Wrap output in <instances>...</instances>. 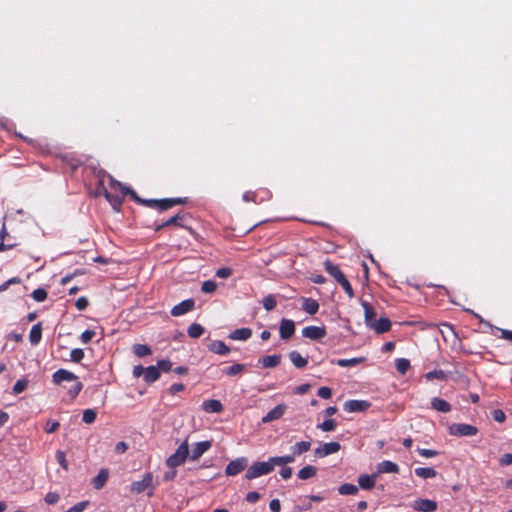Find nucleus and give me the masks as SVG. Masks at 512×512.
Segmentation results:
<instances>
[{
  "label": "nucleus",
  "instance_id": "f257e3e1",
  "mask_svg": "<svg viewBox=\"0 0 512 512\" xmlns=\"http://www.w3.org/2000/svg\"><path fill=\"white\" fill-rule=\"evenodd\" d=\"M110 187L116 191H120V194H113L104 189V196L114 209H119L124 196L127 194H130L137 202L141 201V198H139L132 189L123 186L120 182L114 179H111Z\"/></svg>",
  "mask_w": 512,
  "mask_h": 512
},
{
  "label": "nucleus",
  "instance_id": "f03ea898",
  "mask_svg": "<svg viewBox=\"0 0 512 512\" xmlns=\"http://www.w3.org/2000/svg\"><path fill=\"white\" fill-rule=\"evenodd\" d=\"M274 468L275 465L273 463L272 457H270L267 461L255 462L247 469L245 478L247 480H253L255 478L271 473Z\"/></svg>",
  "mask_w": 512,
  "mask_h": 512
},
{
  "label": "nucleus",
  "instance_id": "7ed1b4c3",
  "mask_svg": "<svg viewBox=\"0 0 512 512\" xmlns=\"http://www.w3.org/2000/svg\"><path fill=\"white\" fill-rule=\"evenodd\" d=\"M187 458H189V445L186 439L178 446L176 451L166 459V465L170 469H175L184 464Z\"/></svg>",
  "mask_w": 512,
  "mask_h": 512
},
{
  "label": "nucleus",
  "instance_id": "20e7f679",
  "mask_svg": "<svg viewBox=\"0 0 512 512\" xmlns=\"http://www.w3.org/2000/svg\"><path fill=\"white\" fill-rule=\"evenodd\" d=\"M147 489H150L148 496H152L155 487L153 485V474L151 472L145 473L141 480L132 482L130 486V491L136 494L143 493Z\"/></svg>",
  "mask_w": 512,
  "mask_h": 512
},
{
  "label": "nucleus",
  "instance_id": "39448f33",
  "mask_svg": "<svg viewBox=\"0 0 512 512\" xmlns=\"http://www.w3.org/2000/svg\"><path fill=\"white\" fill-rule=\"evenodd\" d=\"M140 203H144L149 207L157 208L160 211L168 210L171 207L178 205V204H184L186 203V198H166L161 200H142Z\"/></svg>",
  "mask_w": 512,
  "mask_h": 512
},
{
  "label": "nucleus",
  "instance_id": "423d86ee",
  "mask_svg": "<svg viewBox=\"0 0 512 512\" xmlns=\"http://www.w3.org/2000/svg\"><path fill=\"white\" fill-rule=\"evenodd\" d=\"M448 432L453 436H474L478 433V429L470 424L456 423L449 426Z\"/></svg>",
  "mask_w": 512,
  "mask_h": 512
},
{
  "label": "nucleus",
  "instance_id": "0eeeda50",
  "mask_svg": "<svg viewBox=\"0 0 512 512\" xmlns=\"http://www.w3.org/2000/svg\"><path fill=\"white\" fill-rule=\"evenodd\" d=\"M248 465V459L246 457H238L234 460H231L226 468L225 474L227 476H236L241 473Z\"/></svg>",
  "mask_w": 512,
  "mask_h": 512
},
{
  "label": "nucleus",
  "instance_id": "6e6552de",
  "mask_svg": "<svg viewBox=\"0 0 512 512\" xmlns=\"http://www.w3.org/2000/svg\"><path fill=\"white\" fill-rule=\"evenodd\" d=\"M437 507V502L430 499L418 498L412 503V508L418 512H434Z\"/></svg>",
  "mask_w": 512,
  "mask_h": 512
},
{
  "label": "nucleus",
  "instance_id": "1a4fd4ad",
  "mask_svg": "<svg viewBox=\"0 0 512 512\" xmlns=\"http://www.w3.org/2000/svg\"><path fill=\"white\" fill-rule=\"evenodd\" d=\"M341 449L338 442H329L321 445L314 450V455L317 458H323L331 454L337 453Z\"/></svg>",
  "mask_w": 512,
  "mask_h": 512
},
{
  "label": "nucleus",
  "instance_id": "9d476101",
  "mask_svg": "<svg viewBox=\"0 0 512 512\" xmlns=\"http://www.w3.org/2000/svg\"><path fill=\"white\" fill-rule=\"evenodd\" d=\"M327 331L324 326H307L303 328L302 335L310 340H320L324 338Z\"/></svg>",
  "mask_w": 512,
  "mask_h": 512
},
{
  "label": "nucleus",
  "instance_id": "9b49d317",
  "mask_svg": "<svg viewBox=\"0 0 512 512\" xmlns=\"http://www.w3.org/2000/svg\"><path fill=\"white\" fill-rule=\"evenodd\" d=\"M212 447V441L205 440L197 442L189 453V459L191 461L198 460L204 453H206Z\"/></svg>",
  "mask_w": 512,
  "mask_h": 512
},
{
  "label": "nucleus",
  "instance_id": "f8f14e48",
  "mask_svg": "<svg viewBox=\"0 0 512 512\" xmlns=\"http://www.w3.org/2000/svg\"><path fill=\"white\" fill-rule=\"evenodd\" d=\"M371 404L366 400H348L344 403V410L350 413L364 412Z\"/></svg>",
  "mask_w": 512,
  "mask_h": 512
},
{
  "label": "nucleus",
  "instance_id": "ddd939ff",
  "mask_svg": "<svg viewBox=\"0 0 512 512\" xmlns=\"http://www.w3.org/2000/svg\"><path fill=\"white\" fill-rule=\"evenodd\" d=\"M280 337L283 340L290 339L295 333V323L290 319L283 318L279 327Z\"/></svg>",
  "mask_w": 512,
  "mask_h": 512
},
{
  "label": "nucleus",
  "instance_id": "4468645a",
  "mask_svg": "<svg viewBox=\"0 0 512 512\" xmlns=\"http://www.w3.org/2000/svg\"><path fill=\"white\" fill-rule=\"evenodd\" d=\"M195 302L193 299H186L175 305L171 309V315L174 317L182 316L194 308Z\"/></svg>",
  "mask_w": 512,
  "mask_h": 512
},
{
  "label": "nucleus",
  "instance_id": "2eb2a0df",
  "mask_svg": "<svg viewBox=\"0 0 512 512\" xmlns=\"http://www.w3.org/2000/svg\"><path fill=\"white\" fill-rule=\"evenodd\" d=\"M52 380L55 384L59 385L64 381H76L78 380V376L66 369H59L53 373Z\"/></svg>",
  "mask_w": 512,
  "mask_h": 512
},
{
  "label": "nucleus",
  "instance_id": "dca6fc26",
  "mask_svg": "<svg viewBox=\"0 0 512 512\" xmlns=\"http://www.w3.org/2000/svg\"><path fill=\"white\" fill-rule=\"evenodd\" d=\"M286 411V405L285 404H279L275 406L273 409H271L263 418V423H269L274 420L280 419Z\"/></svg>",
  "mask_w": 512,
  "mask_h": 512
},
{
  "label": "nucleus",
  "instance_id": "f3484780",
  "mask_svg": "<svg viewBox=\"0 0 512 512\" xmlns=\"http://www.w3.org/2000/svg\"><path fill=\"white\" fill-rule=\"evenodd\" d=\"M368 328L373 329L378 334H382L390 330L391 321L386 317H382L378 320H374Z\"/></svg>",
  "mask_w": 512,
  "mask_h": 512
},
{
  "label": "nucleus",
  "instance_id": "a211bd4d",
  "mask_svg": "<svg viewBox=\"0 0 512 512\" xmlns=\"http://www.w3.org/2000/svg\"><path fill=\"white\" fill-rule=\"evenodd\" d=\"M399 466L390 460H384L377 465V476L384 473H398Z\"/></svg>",
  "mask_w": 512,
  "mask_h": 512
},
{
  "label": "nucleus",
  "instance_id": "6ab92c4d",
  "mask_svg": "<svg viewBox=\"0 0 512 512\" xmlns=\"http://www.w3.org/2000/svg\"><path fill=\"white\" fill-rule=\"evenodd\" d=\"M324 267L326 272L332 276L337 282H340L341 279L345 278V275L341 271L338 265L332 263L331 261L327 260L324 262Z\"/></svg>",
  "mask_w": 512,
  "mask_h": 512
},
{
  "label": "nucleus",
  "instance_id": "aec40b11",
  "mask_svg": "<svg viewBox=\"0 0 512 512\" xmlns=\"http://www.w3.org/2000/svg\"><path fill=\"white\" fill-rule=\"evenodd\" d=\"M281 358L280 354L267 355L259 359V364L263 368H275L281 363Z\"/></svg>",
  "mask_w": 512,
  "mask_h": 512
},
{
  "label": "nucleus",
  "instance_id": "412c9836",
  "mask_svg": "<svg viewBox=\"0 0 512 512\" xmlns=\"http://www.w3.org/2000/svg\"><path fill=\"white\" fill-rule=\"evenodd\" d=\"M202 409L207 413H221L223 411V405L219 400L210 399L202 403Z\"/></svg>",
  "mask_w": 512,
  "mask_h": 512
},
{
  "label": "nucleus",
  "instance_id": "4be33fe9",
  "mask_svg": "<svg viewBox=\"0 0 512 512\" xmlns=\"http://www.w3.org/2000/svg\"><path fill=\"white\" fill-rule=\"evenodd\" d=\"M376 479H377V474H372V475L364 474V475H360L358 477L359 487H361L364 490H370V489H372L375 486Z\"/></svg>",
  "mask_w": 512,
  "mask_h": 512
},
{
  "label": "nucleus",
  "instance_id": "5701e85b",
  "mask_svg": "<svg viewBox=\"0 0 512 512\" xmlns=\"http://www.w3.org/2000/svg\"><path fill=\"white\" fill-rule=\"evenodd\" d=\"M208 349L218 355H227L230 352V348L221 340L212 341Z\"/></svg>",
  "mask_w": 512,
  "mask_h": 512
},
{
  "label": "nucleus",
  "instance_id": "b1692460",
  "mask_svg": "<svg viewBox=\"0 0 512 512\" xmlns=\"http://www.w3.org/2000/svg\"><path fill=\"white\" fill-rule=\"evenodd\" d=\"M252 336V330L250 328H239L232 331L229 334L231 340L246 341Z\"/></svg>",
  "mask_w": 512,
  "mask_h": 512
},
{
  "label": "nucleus",
  "instance_id": "393cba45",
  "mask_svg": "<svg viewBox=\"0 0 512 512\" xmlns=\"http://www.w3.org/2000/svg\"><path fill=\"white\" fill-rule=\"evenodd\" d=\"M431 407L442 413H448L451 411V405L446 400L439 397L431 399Z\"/></svg>",
  "mask_w": 512,
  "mask_h": 512
},
{
  "label": "nucleus",
  "instance_id": "a878e982",
  "mask_svg": "<svg viewBox=\"0 0 512 512\" xmlns=\"http://www.w3.org/2000/svg\"><path fill=\"white\" fill-rule=\"evenodd\" d=\"M364 309V321L367 327H369L375 320L376 312L373 307L366 301L361 303Z\"/></svg>",
  "mask_w": 512,
  "mask_h": 512
},
{
  "label": "nucleus",
  "instance_id": "bb28decb",
  "mask_svg": "<svg viewBox=\"0 0 512 512\" xmlns=\"http://www.w3.org/2000/svg\"><path fill=\"white\" fill-rule=\"evenodd\" d=\"M302 309L309 315H314L318 312L319 304L315 299L303 298Z\"/></svg>",
  "mask_w": 512,
  "mask_h": 512
},
{
  "label": "nucleus",
  "instance_id": "cd10ccee",
  "mask_svg": "<svg viewBox=\"0 0 512 512\" xmlns=\"http://www.w3.org/2000/svg\"><path fill=\"white\" fill-rule=\"evenodd\" d=\"M160 378L159 368L155 366H148L145 369L144 381L146 383H153Z\"/></svg>",
  "mask_w": 512,
  "mask_h": 512
},
{
  "label": "nucleus",
  "instance_id": "c85d7f7f",
  "mask_svg": "<svg viewBox=\"0 0 512 512\" xmlns=\"http://www.w3.org/2000/svg\"><path fill=\"white\" fill-rule=\"evenodd\" d=\"M109 473L106 469H101L99 473L93 478L92 484L94 488L101 489L107 482Z\"/></svg>",
  "mask_w": 512,
  "mask_h": 512
},
{
  "label": "nucleus",
  "instance_id": "c756f323",
  "mask_svg": "<svg viewBox=\"0 0 512 512\" xmlns=\"http://www.w3.org/2000/svg\"><path fill=\"white\" fill-rule=\"evenodd\" d=\"M289 359L296 368H304L308 363L307 358L302 357L296 350L289 353Z\"/></svg>",
  "mask_w": 512,
  "mask_h": 512
},
{
  "label": "nucleus",
  "instance_id": "7c9ffc66",
  "mask_svg": "<svg viewBox=\"0 0 512 512\" xmlns=\"http://www.w3.org/2000/svg\"><path fill=\"white\" fill-rule=\"evenodd\" d=\"M415 474L423 479H432L437 476V471L431 467H418L414 470Z\"/></svg>",
  "mask_w": 512,
  "mask_h": 512
},
{
  "label": "nucleus",
  "instance_id": "2f4dec72",
  "mask_svg": "<svg viewBox=\"0 0 512 512\" xmlns=\"http://www.w3.org/2000/svg\"><path fill=\"white\" fill-rule=\"evenodd\" d=\"M42 337V327L40 323L32 326L29 334V340L32 345H37Z\"/></svg>",
  "mask_w": 512,
  "mask_h": 512
},
{
  "label": "nucleus",
  "instance_id": "473e14b6",
  "mask_svg": "<svg viewBox=\"0 0 512 512\" xmlns=\"http://www.w3.org/2000/svg\"><path fill=\"white\" fill-rule=\"evenodd\" d=\"M317 474V468L311 465H307L300 469L297 476L301 480H307L314 477Z\"/></svg>",
  "mask_w": 512,
  "mask_h": 512
},
{
  "label": "nucleus",
  "instance_id": "72a5a7b5",
  "mask_svg": "<svg viewBox=\"0 0 512 512\" xmlns=\"http://www.w3.org/2000/svg\"><path fill=\"white\" fill-rule=\"evenodd\" d=\"M311 448V442L310 441H301L297 442L291 447V451L294 455L299 456L307 451H309Z\"/></svg>",
  "mask_w": 512,
  "mask_h": 512
},
{
  "label": "nucleus",
  "instance_id": "f704fd0d",
  "mask_svg": "<svg viewBox=\"0 0 512 512\" xmlns=\"http://www.w3.org/2000/svg\"><path fill=\"white\" fill-rule=\"evenodd\" d=\"M133 353L139 357H145L152 354V350L148 345L145 344H135L133 346Z\"/></svg>",
  "mask_w": 512,
  "mask_h": 512
},
{
  "label": "nucleus",
  "instance_id": "c9c22d12",
  "mask_svg": "<svg viewBox=\"0 0 512 512\" xmlns=\"http://www.w3.org/2000/svg\"><path fill=\"white\" fill-rule=\"evenodd\" d=\"M295 456L296 455L292 453L290 455L272 457V460L275 466H284L288 463L294 462Z\"/></svg>",
  "mask_w": 512,
  "mask_h": 512
},
{
  "label": "nucleus",
  "instance_id": "e433bc0d",
  "mask_svg": "<svg viewBox=\"0 0 512 512\" xmlns=\"http://www.w3.org/2000/svg\"><path fill=\"white\" fill-rule=\"evenodd\" d=\"M187 333H188L189 337H191V338H199L200 336L203 335L204 328L198 323H192L188 327Z\"/></svg>",
  "mask_w": 512,
  "mask_h": 512
},
{
  "label": "nucleus",
  "instance_id": "4c0bfd02",
  "mask_svg": "<svg viewBox=\"0 0 512 512\" xmlns=\"http://www.w3.org/2000/svg\"><path fill=\"white\" fill-rule=\"evenodd\" d=\"M358 487L354 484L345 483L339 486L338 492L341 495H355L358 492Z\"/></svg>",
  "mask_w": 512,
  "mask_h": 512
},
{
  "label": "nucleus",
  "instance_id": "58836bf2",
  "mask_svg": "<svg viewBox=\"0 0 512 512\" xmlns=\"http://www.w3.org/2000/svg\"><path fill=\"white\" fill-rule=\"evenodd\" d=\"M365 360L363 357L359 358H350V359H339L337 360V365L340 367H353Z\"/></svg>",
  "mask_w": 512,
  "mask_h": 512
},
{
  "label": "nucleus",
  "instance_id": "ea45409f",
  "mask_svg": "<svg viewBox=\"0 0 512 512\" xmlns=\"http://www.w3.org/2000/svg\"><path fill=\"white\" fill-rule=\"evenodd\" d=\"M424 377L426 378V380L428 381H431V380H434V379H438V380H446L447 379V374L445 371L443 370H433V371H430V372H427Z\"/></svg>",
  "mask_w": 512,
  "mask_h": 512
},
{
  "label": "nucleus",
  "instance_id": "a19ab883",
  "mask_svg": "<svg viewBox=\"0 0 512 512\" xmlns=\"http://www.w3.org/2000/svg\"><path fill=\"white\" fill-rule=\"evenodd\" d=\"M410 368V361L406 358H398L396 360V369L397 371L404 375Z\"/></svg>",
  "mask_w": 512,
  "mask_h": 512
},
{
  "label": "nucleus",
  "instance_id": "79ce46f5",
  "mask_svg": "<svg viewBox=\"0 0 512 512\" xmlns=\"http://www.w3.org/2000/svg\"><path fill=\"white\" fill-rule=\"evenodd\" d=\"M244 369V364H234L230 367L225 368L223 372L228 376H235L237 374H240Z\"/></svg>",
  "mask_w": 512,
  "mask_h": 512
},
{
  "label": "nucleus",
  "instance_id": "37998d69",
  "mask_svg": "<svg viewBox=\"0 0 512 512\" xmlns=\"http://www.w3.org/2000/svg\"><path fill=\"white\" fill-rule=\"evenodd\" d=\"M263 307L267 311H271L276 307V300L275 297L271 294L265 296L262 300Z\"/></svg>",
  "mask_w": 512,
  "mask_h": 512
},
{
  "label": "nucleus",
  "instance_id": "c03bdc74",
  "mask_svg": "<svg viewBox=\"0 0 512 512\" xmlns=\"http://www.w3.org/2000/svg\"><path fill=\"white\" fill-rule=\"evenodd\" d=\"M85 353L81 348L71 350L70 359L75 363H80L84 359Z\"/></svg>",
  "mask_w": 512,
  "mask_h": 512
},
{
  "label": "nucleus",
  "instance_id": "a18cd8bd",
  "mask_svg": "<svg viewBox=\"0 0 512 512\" xmlns=\"http://www.w3.org/2000/svg\"><path fill=\"white\" fill-rule=\"evenodd\" d=\"M217 288V284L213 280H206L202 283L201 291L207 294H211L215 292Z\"/></svg>",
  "mask_w": 512,
  "mask_h": 512
},
{
  "label": "nucleus",
  "instance_id": "49530a36",
  "mask_svg": "<svg viewBox=\"0 0 512 512\" xmlns=\"http://www.w3.org/2000/svg\"><path fill=\"white\" fill-rule=\"evenodd\" d=\"M97 413L93 409H86L83 411L82 420L87 424H91L95 421Z\"/></svg>",
  "mask_w": 512,
  "mask_h": 512
},
{
  "label": "nucleus",
  "instance_id": "de8ad7c7",
  "mask_svg": "<svg viewBox=\"0 0 512 512\" xmlns=\"http://www.w3.org/2000/svg\"><path fill=\"white\" fill-rule=\"evenodd\" d=\"M28 386V381L25 378L19 379L13 386V393L20 394L22 393Z\"/></svg>",
  "mask_w": 512,
  "mask_h": 512
},
{
  "label": "nucleus",
  "instance_id": "09e8293b",
  "mask_svg": "<svg viewBox=\"0 0 512 512\" xmlns=\"http://www.w3.org/2000/svg\"><path fill=\"white\" fill-rule=\"evenodd\" d=\"M55 458L58 462V464L64 469V470H68V461L66 459V454L65 452L61 451V450H58L55 454Z\"/></svg>",
  "mask_w": 512,
  "mask_h": 512
},
{
  "label": "nucleus",
  "instance_id": "8fccbe9b",
  "mask_svg": "<svg viewBox=\"0 0 512 512\" xmlns=\"http://www.w3.org/2000/svg\"><path fill=\"white\" fill-rule=\"evenodd\" d=\"M318 427L324 432H330L336 428V422L333 419H328L319 424Z\"/></svg>",
  "mask_w": 512,
  "mask_h": 512
},
{
  "label": "nucleus",
  "instance_id": "3c124183",
  "mask_svg": "<svg viewBox=\"0 0 512 512\" xmlns=\"http://www.w3.org/2000/svg\"><path fill=\"white\" fill-rule=\"evenodd\" d=\"M338 283L344 289L345 293L348 295L349 298H353L354 297V290H353L350 282L347 280L346 277L341 279V281L338 282Z\"/></svg>",
  "mask_w": 512,
  "mask_h": 512
},
{
  "label": "nucleus",
  "instance_id": "603ef678",
  "mask_svg": "<svg viewBox=\"0 0 512 512\" xmlns=\"http://www.w3.org/2000/svg\"><path fill=\"white\" fill-rule=\"evenodd\" d=\"M32 298L37 302H43L47 298V292L43 288H38L32 292Z\"/></svg>",
  "mask_w": 512,
  "mask_h": 512
},
{
  "label": "nucleus",
  "instance_id": "864d4df0",
  "mask_svg": "<svg viewBox=\"0 0 512 512\" xmlns=\"http://www.w3.org/2000/svg\"><path fill=\"white\" fill-rule=\"evenodd\" d=\"M74 385L68 390V394L71 398H75L82 390L83 384L79 381H74Z\"/></svg>",
  "mask_w": 512,
  "mask_h": 512
},
{
  "label": "nucleus",
  "instance_id": "5fc2aeb1",
  "mask_svg": "<svg viewBox=\"0 0 512 512\" xmlns=\"http://www.w3.org/2000/svg\"><path fill=\"white\" fill-rule=\"evenodd\" d=\"M88 504H89L88 501L78 502L77 504L73 505L65 512H83L86 509V507L88 506Z\"/></svg>",
  "mask_w": 512,
  "mask_h": 512
},
{
  "label": "nucleus",
  "instance_id": "6e6d98bb",
  "mask_svg": "<svg viewBox=\"0 0 512 512\" xmlns=\"http://www.w3.org/2000/svg\"><path fill=\"white\" fill-rule=\"evenodd\" d=\"M156 367L159 368V372H169L172 369V363L169 360H159Z\"/></svg>",
  "mask_w": 512,
  "mask_h": 512
},
{
  "label": "nucleus",
  "instance_id": "4d7b16f0",
  "mask_svg": "<svg viewBox=\"0 0 512 512\" xmlns=\"http://www.w3.org/2000/svg\"><path fill=\"white\" fill-rule=\"evenodd\" d=\"M60 499V496L56 492H48L45 496V502L49 505L56 504Z\"/></svg>",
  "mask_w": 512,
  "mask_h": 512
},
{
  "label": "nucleus",
  "instance_id": "13d9d810",
  "mask_svg": "<svg viewBox=\"0 0 512 512\" xmlns=\"http://www.w3.org/2000/svg\"><path fill=\"white\" fill-rule=\"evenodd\" d=\"M417 451L419 455L425 458H432L438 455V452L433 449L418 448Z\"/></svg>",
  "mask_w": 512,
  "mask_h": 512
},
{
  "label": "nucleus",
  "instance_id": "bf43d9fd",
  "mask_svg": "<svg viewBox=\"0 0 512 512\" xmlns=\"http://www.w3.org/2000/svg\"><path fill=\"white\" fill-rule=\"evenodd\" d=\"M492 417L498 423H503L506 419V415H505L504 411L501 409H495L492 412Z\"/></svg>",
  "mask_w": 512,
  "mask_h": 512
},
{
  "label": "nucleus",
  "instance_id": "052dcab7",
  "mask_svg": "<svg viewBox=\"0 0 512 512\" xmlns=\"http://www.w3.org/2000/svg\"><path fill=\"white\" fill-rule=\"evenodd\" d=\"M181 219L179 215H175L173 217H170L168 220L163 222L161 225H159L156 230L162 229L164 227L170 226V225H176L178 223V220Z\"/></svg>",
  "mask_w": 512,
  "mask_h": 512
},
{
  "label": "nucleus",
  "instance_id": "680f3d73",
  "mask_svg": "<svg viewBox=\"0 0 512 512\" xmlns=\"http://www.w3.org/2000/svg\"><path fill=\"white\" fill-rule=\"evenodd\" d=\"M95 336V331L93 330H85L81 336L80 340L82 343L86 344L92 340V338Z\"/></svg>",
  "mask_w": 512,
  "mask_h": 512
},
{
  "label": "nucleus",
  "instance_id": "e2e57ef3",
  "mask_svg": "<svg viewBox=\"0 0 512 512\" xmlns=\"http://www.w3.org/2000/svg\"><path fill=\"white\" fill-rule=\"evenodd\" d=\"M317 394L323 399H330L332 396V390L329 387L323 386L318 389Z\"/></svg>",
  "mask_w": 512,
  "mask_h": 512
},
{
  "label": "nucleus",
  "instance_id": "0e129e2a",
  "mask_svg": "<svg viewBox=\"0 0 512 512\" xmlns=\"http://www.w3.org/2000/svg\"><path fill=\"white\" fill-rule=\"evenodd\" d=\"M232 274V269L228 267L220 268L216 271V276L222 279L228 278Z\"/></svg>",
  "mask_w": 512,
  "mask_h": 512
},
{
  "label": "nucleus",
  "instance_id": "69168bd1",
  "mask_svg": "<svg viewBox=\"0 0 512 512\" xmlns=\"http://www.w3.org/2000/svg\"><path fill=\"white\" fill-rule=\"evenodd\" d=\"M60 424L57 421H48L45 426L46 433H54L58 428Z\"/></svg>",
  "mask_w": 512,
  "mask_h": 512
},
{
  "label": "nucleus",
  "instance_id": "338daca9",
  "mask_svg": "<svg viewBox=\"0 0 512 512\" xmlns=\"http://www.w3.org/2000/svg\"><path fill=\"white\" fill-rule=\"evenodd\" d=\"M499 464L501 466H508L512 464V453H506L502 455L499 459Z\"/></svg>",
  "mask_w": 512,
  "mask_h": 512
},
{
  "label": "nucleus",
  "instance_id": "774afa93",
  "mask_svg": "<svg viewBox=\"0 0 512 512\" xmlns=\"http://www.w3.org/2000/svg\"><path fill=\"white\" fill-rule=\"evenodd\" d=\"M89 302L86 297H80L76 300L75 306L78 310H84L87 308Z\"/></svg>",
  "mask_w": 512,
  "mask_h": 512
}]
</instances>
